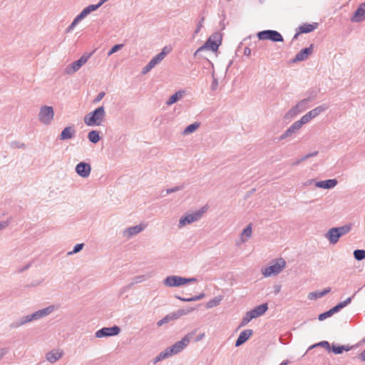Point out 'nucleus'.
<instances>
[{"label":"nucleus","mask_w":365,"mask_h":365,"mask_svg":"<svg viewBox=\"0 0 365 365\" xmlns=\"http://www.w3.org/2000/svg\"><path fill=\"white\" fill-rule=\"evenodd\" d=\"M200 123L198 122H194L193 123L187 125L183 130V135H189L190 133H194L199 127H200Z\"/></svg>","instance_id":"obj_32"},{"label":"nucleus","mask_w":365,"mask_h":365,"mask_svg":"<svg viewBox=\"0 0 365 365\" xmlns=\"http://www.w3.org/2000/svg\"><path fill=\"white\" fill-rule=\"evenodd\" d=\"M105 116L106 111L104 107L103 106H99L85 115L84 123L88 126L101 125Z\"/></svg>","instance_id":"obj_1"},{"label":"nucleus","mask_w":365,"mask_h":365,"mask_svg":"<svg viewBox=\"0 0 365 365\" xmlns=\"http://www.w3.org/2000/svg\"><path fill=\"white\" fill-rule=\"evenodd\" d=\"M76 173L81 178H88L91 172V166L88 163L80 162L75 168Z\"/></svg>","instance_id":"obj_13"},{"label":"nucleus","mask_w":365,"mask_h":365,"mask_svg":"<svg viewBox=\"0 0 365 365\" xmlns=\"http://www.w3.org/2000/svg\"><path fill=\"white\" fill-rule=\"evenodd\" d=\"M197 282V279L195 277H183V283H184V285L187 284V283H190V282Z\"/></svg>","instance_id":"obj_59"},{"label":"nucleus","mask_w":365,"mask_h":365,"mask_svg":"<svg viewBox=\"0 0 365 365\" xmlns=\"http://www.w3.org/2000/svg\"><path fill=\"white\" fill-rule=\"evenodd\" d=\"M341 237L339 230L336 227L330 228L326 234V237L329 240L330 244L335 245Z\"/></svg>","instance_id":"obj_19"},{"label":"nucleus","mask_w":365,"mask_h":365,"mask_svg":"<svg viewBox=\"0 0 365 365\" xmlns=\"http://www.w3.org/2000/svg\"><path fill=\"white\" fill-rule=\"evenodd\" d=\"M106 96V93L104 91H101L100 92L97 96L95 98V99L93 100V103H97L98 102H100L103 98Z\"/></svg>","instance_id":"obj_53"},{"label":"nucleus","mask_w":365,"mask_h":365,"mask_svg":"<svg viewBox=\"0 0 365 365\" xmlns=\"http://www.w3.org/2000/svg\"><path fill=\"white\" fill-rule=\"evenodd\" d=\"M252 223H250L249 225H247L246 226V227L243 230L241 235L242 236H245L246 237V240H243V241H246L248 238H250L252 235Z\"/></svg>","instance_id":"obj_40"},{"label":"nucleus","mask_w":365,"mask_h":365,"mask_svg":"<svg viewBox=\"0 0 365 365\" xmlns=\"http://www.w3.org/2000/svg\"><path fill=\"white\" fill-rule=\"evenodd\" d=\"M194 310H195V309L192 307L178 309L176 312H174L167 314L162 319L159 320L157 322V325H158V327H160V326L163 325L164 324H167L171 321L176 320L178 318H180L181 316L187 314Z\"/></svg>","instance_id":"obj_5"},{"label":"nucleus","mask_w":365,"mask_h":365,"mask_svg":"<svg viewBox=\"0 0 365 365\" xmlns=\"http://www.w3.org/2000/svg\"><path fill=\"white\" fill-rule=\"evenodd\" d=\"M319 91L316 88H310L309 89L306 93V98H304L306 100H307L309 103L314 100H315L318 96Z\"/></svg>","instance_id":"obj_30"},{"label":"nucleus","mask_w":365,"mask_h":365,"mask_svg":"<svg viewBox=\"0 0 365 365\" xmlns=\"http://www.w3.org/2000/svg\"><path fill=\"white\" fill-rule=\"evenodd\" d=\"M145 228V226L143 225H138L135 226H132L128 227L124 231V235L128 236V237H130L132 236H134L138 233H140L141 231L143 230Z\"/></svg>","instance_id":"obj_24"},{"label":"nucleus","mask_w":365,"mask_h":365,"mask_svg":"<svg viewBox=\"0 0 365 365\" xmlns=\"http://www.w3.org/2000/svg\"><path fill=\"white\" fill-rule=\"evenodd\" d=\"M338 230L341 237L350 232L351 229V225L347 224L341 227H335Z\"/></svg>","instance_id":"obj_39"},{"label":"nucleus","mask_w":365,"mask_h":365,"mask_svg":"<svg viewBox=\"0 0 365 365\" xmlns=\"http://www.w3.org/2000/svg\"><path fill=\"white\" fill-rule=\"evenodd\" d=\"M165 286L168 287H178L184 285L183 277L177 275H170L163 280Z\"/></svg>","instance_id":"obj_14"},{"label":"nucleus","mask_w":365,"mask_h":365,"mask_svg":"<svg viewBox=\"0 0 365 365\" xmlns=\"http://www.w3.org/2000/svg\"><path fill=\"white\" fill-rule=\"evenodd\" d=\"M91 55L92 53H86L83 54L78 60L73 61L72 63L66 66L65 68V73L68 75H71L78 71L81 66L87 62Z\"/></svg>","instance_id":"obj_7"},{"label":"nucleus","mask_w":365,"mask_h":365,"mask_svg":"<svg viewBox=\"0 0 365 365\" xmlns=\"http://www.w3.org/2000/svg\"><path fill=\"white\" fill-rule=\"evenodd\" d=\"M89 141L93 144H96L101 140L100 133L98 130H92L88 134Z\"/></svg>","instance_id":"obj_29"},{"label":"nucleus","mask_w":365,"mask_h":365,"mask_svg":"<svg viewBox=\"0 0 365 365\" xmlns=\"http://www.w3.org/2000/svg\"><path fill=\"white\" fill-rule=\"evenodd\" d=\"M252 319H255L250 311L247 312L245 315L242 319L240 327H244Z\"/></svg>","instance_id":"obj_37"},{"label":"nucleus","mask_w":365,"mask_h":365,"mask_svg":"<svg viewBox=\"0 0 365 365\" xmlns=\"http://www.w3.org/2000/svg\"><path fill=\"white\" fill-rule=\"evenodd\" d=\"M147 277L145 275H138V276H135L133 281V283L135 284H138V283H140V282H143L144 281H145L147 279Z\"/></svg>","instance_id":"obj_51"},{"label":"nucleus","mask_w":365,"mask_h":365,"mask_svg":"<svg viewBox=\"0 0 365 365\" xmlns=\"http://www.w3.org/2000/svg\"><path fill=\"white\" fill-rule=\"evenodd\" d=\"M314 50V44L312 43L309 46L304 48L301 49L294 56V58L291 60V62L294 63L299 61H303L306 60L309 56H310Z\"/></svg>","instance_id":"obj_12"},{"label":"nucleus","mask_w":365,"mask_h":365,"mask_svg":"<svg viewBox=\"0 0 365 365\" xmlns=\"http://www.w3.org/2000/svg\"><path fill=\"white\" fill-rule=\"evenodd\" d=\"M54 111L52 106H43L40 108L38 120L45 125H49L53 119Z\"/></svg>","instance_id":"obj_8"},{"label":"nucleus","mask_w":365,"mask_h":365,"mask_svg":"<svg viewBox=\"0 0 365 365\" xmlns=\"http://www.w3.org/2000/svg\"><path fill=\"white\" fill-rule=\"evenodd\" d=\"M120 332V328L117 325H114L110 327H105L98 329L96 331L95 336L97 338L114 336H117Z\"/></svg>","instance_id":"obj_11"},{"label":"nucleus","mask_w":365,"mask_h":365,"mask_svg":"<svg viewBox=\"0 0 365 365\" xmlns=\"http://www.w3.org/2000/svg\"><path fill=\"white\" fill-rule=\"evenodd\" d=\"M86 7L88 10L90 11V14L93 11H96L98 9L96 4H90Z\"/></svg>","instance_id":"obj_60"},{"label":"nucleus","mask_w":365,"mask_h":365,"mask_svg":"<svg viewBox=\"0 0 365 365\" xmlns=\"http://www.w3.org/2000/svg\"><path fill=\"white\" fill-rule=\"evenodd\" d=\"M183 93V91H176L174 94L170 96V98L168 99L166 102V104L168 106H171L175 103L178 102L182 98Z\"/></svg>","instance_id":"obj_28"},{"label":"nucleus","mask_w":365,"mask_h":365,"mask_svg":"<svg viewBox=\"0 0 365 365\" xmlns=\"http://www.w3.org/2000/svg\"><path fill=\"white\" fill-rule=\"evenodd\" d=\"M88 14H90V11L88 10L87 7H85L78 15V18L82 21L85 19Z\"/></svg>","instance_id":"obj_49"},{"label":"nucleus","mask_w":365,"mask_h":365,"mask_svg":"<svg viewBox=\"0 0 365 365\" xmlns=\"http://www.w3.org/2000/svg\"><path fill=\"white\" fill-rule=\"evenodd\" d=\"M222 43V35L219 32L212 34L206 40L205 43L196 50L194 56H197L198 53L205 49H210L212 51H217Z\"/></svg>","instance_id":"obj_2"},{"label":"nucleus","mask_w":365,"mask_h":365,"mask_svg":"<svg viewBox=\"0 0 365 365\" xmlns=\"http://www.w3.org/2000/svg\"><path fill=\"white\" fill-rule=\"evenodd\" d=\"M205 297V294L204 293H200L198 295H195L190 297L191 302L198 301L202 299H203Z\"/></svg>","instance_id":"obj_58"},{"label":"nucleus","mask_w":365,"mask_h":365,"mask_svg":"<svg viewBox=\"0 0 365 365\" xmlns=\"http://www.w3.org/2000/svg\"><path fill=\"white\" fill-rule=\"evenodd\" d=\"M169 356H171V354L169 352L168 348H166L164 351H161L158 356H156L154 358L153 363L156 364Z\"/></svg>","instance_id":"obj_34"},{"label":"nucleus","mask_w":365,"mask_h":365,"mask_svg":"<svg viewBox=\"0 0 365 365\" xmlns=\"http://www.w3.org/2000/svg\"><path fill=\"white\" fill-rule=\"evenodd\" d=\"M252 334L253 331L252 329L243 330L242 331L240 332L237 340L235 341V346L236 347L240 346L244 343H245Z\"/></svg>","instance_id":"obj_17"},{"label":"nucleus","mask_w":365,"mask_h":365,"mask_svg":"<svg viewBox=\"0 0 365 365\" xmlns=\"http://www.w3.org/2000/svg\"><path fill=\"white\" fill-rule=\"evenodd\" d=\"M30 318H29V315H26V316H23V317H19V319H17L16 320L12 322L10 325H9V327L11 329H17L21 326H24L28 323H30Z\"/></svg>","instance_id":"obj_22"},{"label":"nucleus","mask_w":365,"mask_h":365,"mask_svg":"<svg viewBox=\"0 0 365 365\" xmlns=\"http://www.w3.org/2000/svg\"><path fill=\"white\" fill-rule=\"evenodd\" d=\"M353 255L354 259L357 261L365 259V250H355Z\"/></svg>","instance_id":"obj_36"},{"label":"nucleus","mask_w":365,"mask_h":365,"mask_svg":"<svg viewBox=\"0 0 365 365\" xmlns=\"http://www.w3.org/2000/svg\"><path fill=\"white\" fill-rule=\"evenodd\" d=\"M301 128L299 126V125L294 122L289 128H288L279 137V140H282L286 139L288 137H290L296 133L297 130H299Z\"/></svg>","instance_id":"obj_21"},{"label":"nucleus","mask_w":365,"mask_h":365,"mask_svg":"<svg viewBox=\"0 0 365 365\" xmlns=\"http://www.w3.org/2000/svg\"><path fill=\"white\" fill-rule=\"evenodd\" d=\"M221 300L222 298L220 297H216L207 302L206 307L207 309H210L217 307L218 304H220Z\"/></svg>","instance_id":"obj_38"},{"label":"nucleus","mask_w":365,"mask_h":365,"mask_svg":"<svg viewBox=\"0 0 365 365\" xmlns=\"http://www.w3.org/2000/svg\"><path fill=\"white\" fill-rule=\"evenodd\" d=\"M62 356L61 353L50 351L46 354V359L50 363H55L57 360H58Z\"/></svg>","instance_id":"obj_33"},{"label":"nucleus","mask_w":365,"mask_h":365,"mask_svg":"<svg viewBox=\"0 0 365 365\" xmlns=\"http://www.w3.org/2000/svg\"><path fill=\"white\" fill-rule=\"evenodd\" d=\"M365 20V1L360 4L351 17V22L359 23Z\"/></svg>","instance_id":"obj_15"},{"label":"nucleus","mask_w":365,"mask_h":365,"mask_svg":"<svg viewBox=\"0 0 365 365\" xmlns=\"http://www.w3.org/2000/svg\"><path fill=\"white\" fill-rule=\"evenodd\" d=\"M317 26H318L317 23H313V24L304 23V24L300 25L298 27V29H299V31L302 34H308V33L313 31L314 29H316L317 28Z\"/></svg>","instance_id":"obj_27"},{"label":"nucleus","mask_w":365,"mask_h":365,"mask_svg":"<svg viewBox=\"0 0 365 365\" xmlns=\"http://www.w3.org/2000/svg\"><path fill=\"white\" fill-rule=\"evenodd\" d=\"M310 115L307 113L305 115H304L300 120H297L296 123L299 125L300 128L303 126V125L309 123L311 120Z\"/></svg>","instance_id":"obj_41"},{"label":"nucleus","mask_w":365,"mask_h":365,"mask_svg":"<svg viewBox=\"0 0 365 365\" xmlns=\"http://www.w3.org/2000/svg\"><path fill=\"white\" fill-rule=\"evenodd\" d=\"M318 155V151H314L313 153H310L304 156H303L300 160H299L297 163H299L301 161L305 160L311 157L317 156Z\"/></svg>","instance_id":"obj_54"},{"label":"nucleus","mask_w":365,"mask_h":365,"mask_svg":"<svg viewBox=\"0 0 365 365\" xmlns=\"http://www.w3.org/2000/svg\"><path fill=\"white\" fill-rule=\"evenodd\" d=\"M356 292H355L351 297H348L344 301L340 302L342 304L344 307H346L351 302V300H352L353 297L356 295Z\"/></svg>","instance_id":"obj_56"},{"label":"nucleus","mask_w":365,"mask_h":365,"mask_svg":"<svg viewBox=\"0 0 365 365\" xmlns=\"http://www.w3.org/2000/svg\"><path fill=\"white\" fill-rule=\"evenodd\" d=\"M354 346L350 345H342V352L343 351H349L351 350Z\"/></svg>","instance_id":"obj_63"},{"label":"nucleus","mask_w":365,"mask_h":365,"mask_svg":"<svg viewBox=\"0 0 365 365\" xmlns=\"http://www.w3.org/2000/svg\"><path fill=\"white\" fill-rule=\"evenodd\" d=\"M309 102L305 98L299 101L295 106L298 108L300 113L304 111L309 108Z\"/></svg>","instance_id":"obj_35"},{"label":"nucleus","mask_w":365,"mask_h":365,"mask_svg":"<svg viewBox=\"0 0 365 365\" xmlns=\"http://www.w3.org/2000/svg\"><path fill=\"white\" fill-rule=\"evenodd\" d=\"M329 105L327 103H324L320 105L315 108L309 110L308 114L310 115L311 119H313L320 115L321 113L325 112L329 108Z\"/></svg>","instance_id":"obj_23"},{"label":"nucleus","mask_w":365,"mask_h":365,"mask_svg":"<svg viewBox=\"0 0 365 365\" xmlns=\"http://www.w3.org/2000/svg\"><path fill=\"white\" fill-rule=\"evenodd\" d=\"M333 314H334L331 308L330 309H329L323 313L319 314L318 316V319L319 321H324V319L331 317Z\"/></svg>","instance_id":"obj_42"},{"label":"nucleus","mask_w":365,"mask_h":365,"mask_svg":"<svg viewBox=\"0 0 365 365\" xmlns=\"http://www.w3.org/2000/svg\"><path fill=\"white\" fill-rule=\"evenodd\" d=\"M300 112L296 106L292 107L284 115V118L285 120H290L294 118Z\"/></svg>","instance_id":"obj_31"},{"label":"nucleus","mask_w":365,"mask_h":365,"mask_svg":"<svg viewBox=\"0 0 365 365\" xmlns=\"http://www.w3.org/2000/svg\"><path fill=\"white\" fill-rule=\"evenodd\" d=\"M285 261L282 258H279L274 264L266 267L262 271V274L265 277L278 274L285 267Z\"/></svg>","instance_id":"obj_9"},{"label":"nucleus","mask_w":365,"mask_h":365,"mask_svg":"<svg viewBox=\"0 0 365 365\" xmlns=\"http://www.w3.org/2000/svg\"><path fill=\"white\" fill-rule=\"evenodd\" d=\"M320 347L326 349L329 352L331 351V345L328 341H322L317 343Z\"/></svg>","instance_id":"obj_50"},{"label":"nucleus","mask_w":365,"mask_h":365,"mask_svg":"<svg viewBox=\"0 0 365 365\" xmlns=\"http://www.w3.org/2000/svg\"><path fill=\"white\" fill-rule=\"evenodd\" d=\"M185 186H186V185L185 183H182L180 185H178V186H175L172 188H168L165 190L166 194L168 195V194H171L173 192H177V191L182 190L185 187Z\"/></svg>","instance_id":"obj_44"},{"label":"nucleus","mask_w":365,"mask_h":365,"mask_svg":"<svg viewBox=\"0 0 365 365\" xmlns=\"http://www.w3.org/2000/svg\"><path fill=\"white\" fill-rule=\"evenodd\" d=\"M204 20H205V18L203 16L201 17L200 20L199 21V22L197 25V28L194 31V36L197 35L199 33V31H200L201 28L202 27V24H203Z\"/></svg>","instance_id":"obj_52"},{"label":"nucleus","mask_w":365,"mask_h":365,"mask_svg":"<svg viewBox=\"0 0 365 365\" xmlns=\"http://www.w3.org/2000/svg\"><path fill=\"white\" fill-rule=\"evenodd\" d=\"M76 133V130L74 125H69L63 129L60 135H58V139L61 140H66L68 139H71L74 137Z\"/></svg>","instance_id":"obj_16"},{"label":"nucleus","mask_w":365,"mask_h":365,"mask_svg":"<svg viewBox=\"0 0 365 365\" xmlns=\"http://www.w3.org/2000/svg\"><path fill=\"white\" fill-rule=\"evenodd\" d=\"M192 334H187L181 340L176 341L172 346L167 347L171 356L177 354L182 351L190 342Z\"/></svg>","instance_id":"obj_6"},{"label":"nucleus","mask_w":365,"mask_h":365,"mask_svg":"<svg viewBox=\"0 0 365 365\" xmlns=\"http://www.w3.org/2000/svg\"><path fill=\"white\" fill-rule=\"evenodd\" d=\"M356 292H355L351 297H348L344 301L340 302L342 304L344 307H346L351 302V300H352L353 297L356 295Z\"/></svg>","instance_id":"obj_57"},{"label":"nucleus","mask_w":365,"mask_h":365,"mask_svg":"<svg viewBox=\"0 0 365 365\" xmlns=\"http://www.w3.org/2000/svg\"><path fill=\"white\" fill-rule=\"evenodd\" d=\"M217 85H218L217 79L214 78L212 81V85H211V89L212 91H215L217 88Z\"/></svg>","instance_id":"obj_62"},{"label":"nucleus","mask_w":365,"mask_h":365,"mask_svg":"<svg viewBox=\"0 0 365 365\" xmlns=\"http://www.w3.org/2000/svg\"><path fill=\"white\" fill-rule=\"evenodd\" d=\"M10 147L13 149L25 148L26 145L24 143L19 142V141H12L10 143Z\"/></svg>","instance_id":"obj_48"},{"label":"nucleus","mask_w":365,"mask_h":365,"mask_svg":"<svg viewBox=\"0 0 365 365\" xmlns=\"http://www.w3.org/2000/svg\"><path fill=\"white\" fill-rule=\"evenodd\" d=\"M81 21V19H79L78 18V16H76L74 19L73 20V21L71 22V24L67 27L66 29V32L68 33V32H71L76 26V25Z\"/></svg>","instance_id":"obj_47"},{"label":"nucleus","mask_w":365,"mask_h":365,"mask_svg":"<svg viewBox=\"0 0 365 365\" xmlns=\"http://www.w3.org/2000/svg\"><path fill=\"white\" fill-rule=\"evenodd\" d=\"M257 36L259 40H269L272 42H283L284 38L282 34L275 30L267 29L257 32Z\"/></svg>","instance_id":"obj_4"},{"label":"nucleus","mask_w":365,"mask_h":365,"mask_svg":"<svg viewBox=\"0 0 365 365\" xmlns=\"http://www.w3.org/2000/svg\"><path fill=\"white\" fill-rule=\"evenodd\" d=\"M359 358L361 361H365V349L359 355Z\"/></svg>","instance_id":"obj_64"},{"label":"nucleus","mask_w":365,"mask_h":365,"mask_svg":"<svg viewBox=\"0 0 365 365\" xmlns=\"http://www.w3.org/2000/svg\"><path fill=\"white\" fill-rule=\"evenodd\" d=\"M344 308L341 302L336 304L335 306L331 307L334 314L339 312L341 309Z\"/></svg>","instance_id":"obj_55"},{"label":"nucleus","mask_w":365,"mask_h":365,"mask_svg":"<svg viewBox=\"0 0 365 365\" xmlns=\"http://www.w3.org/2000/svg\"><path fill=\"white\" fill-rule=\"evenodd\" d=\"M337 183L338 180L336 179H328L316 182L315 186L319 188L329 190L334 188Z\"/></svg>","instance_id":"obj_18"},{"label":"nucleus","mask_w":365,"mask_h":365,"mask_svg":"<svg viewBox=\"0 0 365 365\" xmlns=\"http://www.w3.org/2000/svg\"><path fill=\"white\" fill-rule=\"evenodd\" d=\"M84 247V244L83 243H78V244H76L73 248V250L71 251V252H68V255H71L73 254H76V253H78L81 250H82V249Z\"/></svg>","instance_id":"obj_46"},{"label":"nucleus","mask_w":365,"mask_h":365,"mask_svg":"<svg viewBox=\"0 0 365 365\" xmlns=\"http://www.w3.org/2000/svg\"><path fill=\"white\" fill-rule=\"evenodd\" d=\"M274 294L275 295L278 294L280 291H281V288H282V286L280 284H275L274 287Z\"/></svg>","instance_id":"obj_61"},{"label":"nucleus","mask_w":365,"mask_h":365,"mask_svg":"<svg viewBox=\"0 0 365 365\" xmlns=\"http://www.w3.org/2000/svg\"><path fill=\"white\" fill-rule=\"evenodd\" d=\"M169 52L170 49H168L167 46L164 47L159 53L153 57L148 64L142 68L141 73L145 75L150 71L156 65L164 59Z\"/></svg>","instance_id":"obj_3"},{"label":"nucleus","mask_w":365,"mask_h":365,"mask_svg":"<svg viewBox=\"0 0 365 365\" xmlns=\"http://www.w3.org/2000/svg\"><path fill=\"white\" fill-rule=\"evenodd\" d=\"M123 47V44L122 43H120V44H115L114 46H113L111 47V48L109 50V51L108 52V56H111L112 54H113L114 53L118 51L119 50H120Z\"/></svg>","instance_id":"obj_45"},{"label":"nucleus","mask_w":365,"mask_h":365,"mask_svg":"<svg viewBox=\"0 0 365 365\" xmlns=\"http://www.w3.org/2000/svg\"><path fill=\"white\" fill-rule=\"evenodd\" d=\"M331 351L334 354H342V345L332 343L331 345Z\"/></svg>","instance_id":"obj_43"},{"label":"nucleus","mask_w":365,"mask_h":365,"mask_svg":"<svg viewBox=\"0 0 365 365\" xmlns=\"http://www.w3.org/2000/svg\"><path fill=\"white\" fill-rule=\"evenodd\" d=\"M55 309L54 305H50L43 309L36 311L38 320L43 319V317L51 314Z\"/></svg>","instance_id":"obj_26"},{"label":"nucleus","mask_w":365,"mask_h":365,"mask_svg":"<svg viewBox=\"0 0 365 365\" xmlns=\"http://www.w3.org/2000/svg\"><path fill=\"white\" fill-rule=\"evenodd\" d=\"M331 287H327L322 291H316L310 292L308 295V299L310 300H315L317 299L321 298L326 294H329L331 292Z\"/></svg>","instance_id":"obj_25"},{"label":"nucleus","mask_w":365,"mask_h":365,"mask_svg":"<svg viewBox=\"0 0 365 365\" xmlns=\"http://www.w3.org/2000/svg\"><path fill=\"white\" fill-rule=\"evenodd\" d=\"M267 309H268L267 303H263L262 304L256 306L252 309H251L250 312H251V314L254 317V318H257V317H259L263 315L267 311Z\"/></svg>","instance_id":"obj_20"},{"label":"nucleus","mask_w":365,"mask_h":365,"mask_svg":"<svg viewBox=\"0 0 365 365\" xmlns=\"http://www.w3.org/2000/svg\"><path fill=\"white\" fill-rule=\"evenodd\" d=\"M204 212L205 208L202 207L195 212L187 214L185 216H182L179 220L178 226L181 227L198 220L202 217Z\"/></svg>","instance_id":"obj_10"}]
</instances>
